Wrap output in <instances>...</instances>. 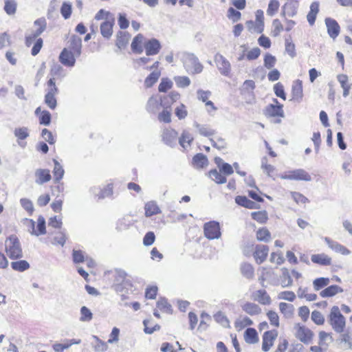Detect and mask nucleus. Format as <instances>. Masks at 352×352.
I'll return each instance as SVG.
<instances>
[{
  "instance_id": "nucleus-62",
  "label": "nucleus",
  "mask_w": 352,
  "mask_h": 352,
  "mask_svg": "<svg viewBox=\"0 0 352 352\" xmlns=\"http://www.w3.org/2000/svg\"><path fill=\"white\" fill-rule=\"evenodd\" d=\"M174 80L178 87L185 88L190 84V80L187 76H175Z\"/></svg>"
},
{
  "instance_id": "nucleus-17",
  "label": "nucleus",
  "mask_w": 352,
  "mask_h": 352,
  "mask_svg": "<svg viewBox=\"0 0 352 352\" xmlns=\"http://www.w3.org/2000/svg\"><path fill=\"white\" fill-rule=\"evenodd\" d=\"M269 248L266 245H257L254 252V257L258 264L263 263L268 254Z\"/></svg>"
},
{
  "instance_id": "nucleus-13",
  "label": "nucleus",
  "mask_w": 352,
  "mask_h": 352,
  "mask_svg": "<svg viewBox=\"0 0 352 352\" xmlns=\"http://www.w3.org/2000/svg\"><path fill=\"white\" fill-rule=\"evenodd\" d=\"M126 273L122 270H116L114 287L116 291H121L122 286L131 285L129 281L126 280Z\"/></svg>"
},
{
  "instance_id": "nucleus-29",
  "label": "nucleus",
  "mask_w": 352,
  "mask_h": 352,
  "mask_svg": "<svg viewBox=\"0 0 352 352\" xmlns=\"http://www.w3.org/2000/svg\"><path fill=\"white\" fill-rule=\"evenodd\" d=\"M35 175L37 177L36 183L38 184H43L51 179V175L50 170L47 169H37Z\"/></svg>"
},
{
  "instance_id": "nucleus-16",
  "label": "nucleus",
  "mask_w": 352,
  "mask_h": 352,
  "mask_svg": "<svg viewBox=\"0 0 352 352\" xmlns=\"http://www.w3.org/2000/svg\"><path fill=\"white\" fill-rule=\"evenodd\" d=\"M325 24L327 28L328 34L331 38L335 39L340 33V25L338 22L331 18L325 19Z\"/></svg>"
},
{
  "instance_id": "nucleus-50",
  "label": "nucleus",
  "mask_w": 352,
  "mask_h": 352,
  "mask_svg": "<svg viewBox=\"0 0 352 352\" xmlns=\"http://www.w3.org/2000/svg\"><path fill=\"white\" fill-rule=\"evenodd\" d=\"M279 309L280 312L286 317H290L292 316L294 311V305L286 302H280L279 304Z\"/></svg>"
},
{
  "instance_id": "nucleus-20",
  "label": "nucleus",
  "mask_w": 352,
  "mask_h": 352,
  "mask_svg": "<svg viewBox=\"0 0 352 352\" xmlns=\"http://www.w3.org/2000/svg\"><path fill=\"white\" fill-rule=\"evenodd\" d=\"M292 100L297 102H300L302 100V84L300 80H296L294 82L292 87Z\"/></svg>"
},
{
  "instance_id": "nucleus-64",
  "label": "nucleus",
  "mask_w": 352,
  "mask_h": 352,
  "mask_svg": "<svg viewBox=\"0 0 352 352\" xmlns=\"http://www.w3.org/2000/svg\"><path fill=\"white\" fill-rule=\"evenodd\" d=\"M45 104L51 109L54 110L57 106V100L55 96L45 94L44 98Z\"/></svg>"
},
{
  "instance_id": "nucleus-53",
  "label": "nucleus",
  "mask_w": 352,
  "mask_h": 352,
  "mask_svg": "<svg viewBox=\"0 0 352 352\" xmlns=\"http://www.w3.org/2000/svg\"><path fill=\"white\" fill-rule=\"evenodd\" d=\"M251 216L254 220L261 223H265L268 219L267 214L265 210L253 212H252Z\"/></svg>"
},
{
  "instance_id": "nucleus-6",
  "label": "nucleus",
  "mask_w": 352,
  "mask_h": 352,
  "mask_svg": "<svg viewBox=\"0 0 352 352\" xmlns=\"http://www.w3.org/2000/svg\"><path fill=\"white\" fill-rule=\"evenodd\" d=\"M295 329H296L295 336L302 342L307 344L311 342L314 333L311 329L305 326H301L300 324H296L295 325Z\"/></svg>"
},
{
  "instance_id": "nucleus-42",
  "label": "nucleus",
  "mask_w": 352,
  "mask_h": 352,
  "mask_svg": "<svg viewBox=\"0 0 352 352\" xmlns=\"http://www.w3.org/2000/svg\"><path fill=\"white\" fill-rule=\"evenodd\" d=\"M161 73L160 71L152 72L145 79L144 85L146 87H151L160 77Z\"/></svg>"
},
{
  "instance_id": "nucleus-21",
  "label": "nucleus",
  "mask_w": 352,
  "mask_h": 352,
  "mask_svg": "<svg viewBox=\"0 0 352 352\" xmlns=\"http://www.w3.org/2000/svg\"><path fill=\"white\" fill-rule=\"evenodd\" d=\"M144 36L142 34L136 35L131 43V50L133 53L140 54L144 50Z\"/></svg>"
},
{
  "instance_id": "nucleus-63",
  "label": "nucleus",
  "mask_w": 352,
  "mask_h": 352,
  "mask_svg": "<svg viewBox=\"0 0 352 352\" xmlns=\"http://www.w3.org/2000/svg\"><path fill=\"white\" fill-rule=\"evenodd\" d=\"M227 16L229 19L232 20L233 23L237 22L241 17V14L239 11L230 7L228 10Z\"/></svg>"
},
{
  "instance_id": "nucleus-52",
  "label": "nucleus",
  "mask_w": 352,
  "mask_h": 352,
  "mask_svg": "<svg viewBox=\"0 0 352 352\" xmlns=\"http://www.w3.org/2000/svg\"><path fill=\"white\" fill-rule=\"evenodd\" d=\"M113 194V184H109L106 187L99 190L98 199H103L106 197L111 196Z\"/></svg>"
},
{
  "instance_id": "nucleus-51",
  "label": "nucleus",
  "mask_w": 352,
  "mask_h": 352,
  "mask_svg": "<svg viewBox=\"0 0 352 352\" xmlns=\"http://www.w3.org/2000/svg\"><path fill=\"white\" fill-rule=\"evenodd\" d=\"M93 318V314L91 310L86 306H82L80 308V320L81 322H89Z\"/></svg>"
},
{
  "instance_id": "nucleus-9",
  "label": "nucleus",
  "mask_w": 352,
  "mask_h": 352,
  "mask_svg": "<svg viewBox=\"0 0 352 352\" xmlns=\"http://www.w3.org/2000/svg\"><path fill=\"white\" fill-rule=\"evenodd\" d=\"M144 48L146 56H150L157 54L162 48V45L159 40L153 38L144 42Z\"/></svg>"
},
{
  "instance_id": "nucleus-32",
  "label": "nucleus",
  "mask_w": 352,
  "mask_h": 352,
  "mask_svg": "<svg viewBox=\"0 0 352 352\" xmlns=\"http://www.w3.org/2000/svg\"><path fill=\"white\" fill-rule=\"evenodd\" d=\"M192 141L193 137L191 133L186 130H184L181 137L179 138L180 146L184 148V150H187Z\"/></svg>"
},
{
  "instance_id": "nucleus-48",
  "label": "nucleus",
  "mask_w": 352,
  "mask_h": 352,
  "mask_svg": "<svg viewBox=\"0 0 352 352\" xmlns=\"http://www.w3.org/2000/svg\"><path fill=\"white\" fill-rule=\"evenodd\" d=\"M329 283V278L325 277H320L316 278L313 281L314 289L316 291H319L321 289L327 287Z\"/></svg>"
},
{
  "instance_id": "nucleus-54",
  "label": "nucleus",
  "mask_w": 352,
  "mask_h": 352,
  "mask_svg": "<svg viewBox=\"0 0 352 352\" xmlns=\"http://www.w3.org/2000/svg\"><path fill=\"white\" fill-rule=\"evenodd\" d=\"M14 134L18 140H23L29 136V130L25 126L16 128Z\"/></svg>"
},
{
  "instance_id": "nucleus-38",
  "label": "nucleus",
  "mask_w": 352,
  "mask_h": 352,
  "mask_svg": "<svg viewBox=\"0 0 352 352\" xmlns=\"http://www.w3.org/2000/svg\"><path fill=\"white\" fill-rule=\"evenodd\" d=\"M208 176L212 181L218 184H225L227 181L226 177L221 174L220 171L217 169H212L208 172Z\"/></svg>"
},
{
  "instance_id": "nucleus-43",
  "label": "nucleus",
  "mask_w": 352,
  "mask_h": 352,
  "mask_svg": "<svg viewBox=\"0 0 352 352\" xmlns=\"http://www.w3.org/2000/svg\"><path fill=\"white\" fill-rule=\"evenodd\" d=\"M256 87V85L252 80H246L243 82L241 88L240 89L241 94H250L253 95V91Z\"/></svg>"
},
{
  "instance_id": "nucleus-10",
  "label": "nucleus",
  "mask_w": 352,
  "mask_h": 352,
  "mask_svg": "<svg viewBox=\"0 0 352 352\" xmlns=\"http://www.w3.org/2000/svg\"><path fill=\"white\" fill-rule=\"evenodd\" d=\"M278 336V331L276 329L267 331L263 335L262 350L268 351L273 346L274 340Z\"/></svg>"
},
{
  "instance_id": "nucleus-23",
  "label": "nucleus",
  "mask_w": 352,
  "mask_h": 352,
  "mask_svg": "<svg viewBox=\"0 0 352 352\" xmlns=\"http://www.w3.org/2000/svg\"><path fill=\"white\" fill-rule=\"evenodd\" d=\"M343 291L344 290L341 287L337 285H331L322 290L320 292V296L322 298H330L339 293H342Z\"/></svg>"
},
{
  "instance_id": "nucleus-30",
  "label": "nucleus",
  "mask_w": 352,
  "mask_h": 352,
  "mask_svg": "<svg viewBox=\"0 0 352 352\" xmlns=\"http://www.w3.org/2000/svg\"><path fill=\"white\" fill-rule=\"evenodd\" d=\"M311 261L320 265L327 266L331 264V258L325 254H313Z\"/></svg>"
},
{
  "instance_id": "nucleus-49",
  "label": "nucleus",
  "mask_w": 352,
  "mask_h": 352,
  "mask_svg": "<svg viewBox=\"0 0 352 352\" xmlns=\"http://www.w3.org/2000/svg\"><path fill=\"white\" fill-rule=\"evenodd\" d=\"M256 238L260 241L268 242L271 239V234L267 228H263L256 232Z\"/></svg>"
},
{
  "instance_id": "nucleus-45",
  "label": "nucleus",
  "mask_w": 352,
  "mask_h": 352,
  "mask_svg": "<svg viewBox=\"0 0 352 352\" xmlns=\"http://www.w3.org/2000/svg\"><path fill=\"white\" fill-rule=\"evenodd\" d=\"M4 10L8 15H14L16 12L17 3L15 0H4Z\"/></svg>"
},
{
  "instance_id": "nucleus-36",
  "label": "nucleus",
  "mask_w": 352,
  "mask_h": 352,
  "mask_svg": "<svg viewBox=\"0 0 352 352\" xmlns=\"http://www.w3.org/2000/svg\"><path fill=\"white\" fill-rule=\"evenodd\" d=\"M129 34L126 32L119 31L117 34L116 45L119 49L126 47L129 42Z\"/></svg>"
},
{
  "instance_id": "nucleus-11",
  "label": "nucleus",
  "mask_w": 352,
  "mask_h": 352,
  "mask_svg": "<svg viewBox=\"0 0 352 352\" xmlns=\"http://www.w3.org/2000/svg\"><path fill=\"white\" fill-rule=\"evenodd\" d=\"M299 3L296 0H289L282 7L281 15L283 16L294 17L296 15Z\"/></svg>"
},
{
  "instance_id": "nucleus-61",
  "label": "nucleus",
  "mask_w": 352,
  "mask_h": 352,
  "mask_svg": "<svg viewBox=\"0 0 352 352\" xmlns=\"http://www.w3.org/2000/svg\"><path fill=\"white\" fill-rule=\"evenodd\" d=\"M72 4L69 2H63L60 8V13L65 19H67L72 14Z\"/></svg>"
},
{
  "instance_id": "nucleus-26",
  "label": "nucleus",
  "mask_w": 352,
  "mask_h": 352,
  "mask_svg": "<svg viewBox=\"0 0 352 352\" xmlns=\"http://www.w3.org/2000/svg\"><path fill=\"white\" fill-rule=\"evenodd\" d=\"M69 42V47L72 52L74 53L76 57L79 56L81 54L82 39L78 36L72 35Z\"/></svg>"
},
{
  "instance_id": "nucleus-57",
  "label": "nucleus",
  "mask_w": 352,
  "mask_h": 352,
  "mask_svg": "<svg viewBox=\"0 0 352 352\" xmlns=\"http://www.w3.org/2000/svg\"><path fill=\"white\" fill-rule=\"evenodd\" d=\"M173 87V82L168 78H163L158 86L160 92H166Z\"/></svg>"
},
{
  "instance_id": "nucleus-24",
  "label": "nucleus",
  "mask_w": 352,
  "mask_h": 352,
  "mask_svg": "<svg viewBox=\"0 0 352 352\" xmlns=\"http://www.w3.org/2000/svg\"><path fill=\"white\" fill-rule=\"evenodd\" d=\"M191 165L195 169H204L208 166V160L206 155H193Z\"/></svg>"
},
{
  "instance_id": "nucleus-27",
  "label": "nucleus",
  "mask_w": 352,
  "mask_h": 352,
  "mask_svg": "<svg viewBox=\"0 0 352 352\" xmlns=\"http://www.w3.org/2000/svg\"><path fill=\"white\" fill-rule=\"evenodd\" d=\"M159 100L160 98L157 96L149 98L146 107V111L150 113L155 114L161 107Z\"/></svg>"
},
{
  "instance_id": "nucleus-18",
  "label": "nucleus",
  "mask_w": 352,
  "mask_h": 352,
  "mask_svg": "<svg viewBox=\"0 0 352 352\" xmlns=\"http://www.w3.org/2000/svg\"><path fill=\"white\" fill-rule=\"evenodd\" d=\"M114 25V19H106L100 24V30L102 36L109 39L113 34V27Z\"/></svg>"
},
{
  "instance_id": "nucleus-40",
  "label": "nucleus",
  "mask_w": 352,
  "mask_h": 352,
  "mask_svg": "<svg viewBox=\"0 0 352 352\" xmlns=\"http://www.w3.org/2000/svg\"><path fill=\"white\" fill-rule=\"evenodd\" d=\"M10 265L12 270L20 272L28 270L30 267V263L25 260L13 261Z\"/></svg>"
},
{
  "instance_id": "nucleus-25",
  "label": "nucleus",
  "mask_w": 352,
  "mask_h": 352,
  "mask_svg": "<svg viewBox=\"0 0 352 352\" xmlns=\"http://www.w3.org/2000/svg\"><path fill=\"white\" fill-rule=\"evenodd\" d=\"M214 162L222 174L230 175L233 173V167L230 164L224 162L221 157H215Z\"/></svg>"
},
{
  "instance_id": "nucleus-31",
  "label": "nucleus",
  "mask_w": 352,
  "mask_h": 352,
  "mask_svg": "<svg viewBox=\"0 0 352 352\" xmlns=\"http://www.w3.org/2000/svg\"><path fill=\"white\" fill-rule=\"evenodd\" d=\"M244 340L248 344H255L258 342V336L254 328L249 327L244 332Z\"/></svg>"
},
{
  "instance_id": "nucleus-55",
  "label": "nucleus",
  "mask_w": 352,
  "mask_h": 352,
  "mask_svg": "<svg viewBox=\"0 0 352 352\" xmlns=\"http://www.w3.org/2000/svg\"><path fill=\"white\" fill-rule=\"evenodd\" d=\"M215 321L222 325L223 327H229V320L228 318L221 312L219 311L214 315Z\"/></svg>"
},
{
  "instance_id": "nucleus-33",
  "label": "nucleus",
  "mask_w": 352,
  "mask_h": 352,
  "mask_svg": "<svg viewBox=\"0 0 352 352\" xmlns=\"http://www.w3.org/2000/svg\"><path fill=\"white\" fill-rule=\"evenodd\" d=\"M254 300L261 305H270L271 303V298L264 289L257 290L254 294Z\"/></svg>"
},
{
  "instance_id": "nucleus-56",
  "label": "nucleus",
  "mask_w": 352,
  "mask_h": 352,
  "mask_svg": "<svg viewBox=\"0 0 352 352\" xmlns=\"http://www.w3.org/2000/svg\"><path fill=\"white\" fill-rule=\"evenodd\" d=\"M157 307L160 310L166 311L167 313L172 312V307L168 302L167 300L165 298H160L159 300L157 302Z\"/></svg>"
},
{
  "instance_id": "nucleus-58",
  "label": "nucleus",
  "mask_w": 352,
  "mask_h": 352,
  "mask_svg": "<svg viewBox=\"0 0 352 352\" xmlns=\"http://www.w3.org/2000/svg\"><path fill=\"white\" fill-rule=\"evenodd\" d=\"M51 113L47 110H43L39 116V123L44 126H48L51 123Z\"/></svg>"
},
{
  "instance_id": "nucleus-1",
  "label": "nucleus",
  "mask_w": 352,
  "mask_h": 352,
  "mask_svg": "<svg viewBox=\"0 0 352 352\" xmlns=\"http://www.w3.org/2000/svg\"><path fill=\"white\" fill-rule=\"evenodd\" d=\"M6 251L10 258L15 260L23 257V251L18 237L10 235L6 241Z\"/></svg>"
},
{
  "instance_id": "nucleus-8",
  "label": "nucleus",
  "mask_w": 352,
  "mask_h": 352,
  "mask_svg": "<svg viewBox=\"0 0 352 352\" xmlns=\"http://www.w3.org/2000/svg\"><path fill=\"white\" fill-rule=\"evenodd\" d=\"M214 62L220 73L225 76H228L231 71L230 62L221 54L217 53L214 56Z\"/></svg>"
},
{
  "instance_id": "nucleus-2",
  "label": "nucleus",
  "mask_w": 352,
  "mask_h": 352,
  "mask_svg": "<svg viewBox=\"0 0 352 352\" xmlns=\"http://www.w3.org/2000/svg\"><path fill=\"white\" fill-rule=\"evenodd\" d=\"M329 322L336 333L344 332L346 320L338 306L332 307L329 316Z\"/></svg>"
},
{
  "instance_id": "nucleus-60",
  "label": "nucleus",
  "mask_w": 352,
  "mask_h": 352,
  "mask_svg": "<svg viewBox=\"0 0 352 352\" xmlns=\"http://www.w3.org/2000/svg\"><path fill=\"white\" fill-rule=\"evenodd\" d=\"M194 126L198 129L199 133L204 136H211L214 134V131L206 125H201L195 122Z\"/></svg>"
},
{
  "instance_id": "nucleus-15",
  "label": "nucleus",
  "mask_w": 352,
  "mask_h": 352,
  "mask_svg": "<svg viewBox=\"0 0 352 352\" xmlns=\"http://www.w3.org/2000/svg\"><path fill=\"white\" fill-rule=\"evenodd\" d=\"M30 228H32V231H30V234L32 235L39 236L42 234H45L46 233V227H45V218L42 216H39L37 220V231H35V222L30 219Z\"/></svg>"
},
{
  "instance_id": "nucleus-46",
  "label": "nucleus",
  "mask_w": 352,
  "mask_h": 352,
  "mask_svg": "<svg viewBox=\"0 0 352 352\" xmlns=\"http://www.w3.org/2000/svg\"><path fill=\"white\" fill-rule=\"evenodd\" d=\"M285 52L289 55L291 58H294L296 56V47L293 43L291 36L285 38Z\"/></svg>"
},
{
  "instance_id": "nucleus-28",
  "label": "nucleus",
  "mask_w": 352,
  "mask_h": 352,
  "mask_svg": "<svg viewBox=\"0 0 352 352\" xmlns=\"http://www.w3.org/2000/svg\"><path fill=\"white\" fill-rule=\"evenodd\" d=\"M324 241L328 246L333 251L341 253L342 254H348L349 253V251L347 248L338 243V242L334 241L328 237H325Z\"/></svg>"
},
{
  "instance_id": "nucleus-4",
  "label": "nucleus",
  "mask_w": 352,
  "mask_h": 352,
  "mask_svg": "<svg viewBox=\"0 0 352 352\" xmlns=\"http://www.w3.org/2000/svg\"><path fill=\"white\" fill-rule=\"evenodd\" d=\"M281 178L283 179L305 182H310L312 179L309 173L302 168L288 170L281 175Z\"/></svg>"
},
{
  "instance_id": "nucleus-35",
  "label": "nucleus",
  "mask_w": 352,
  "mask_h": 352,
  "mask_svg": "<svg viewBox=\"0 0 352 352\" xmlns=\"http://www.w3.org/2000/svg\"><path fill=\"white\" fill-rule=\"evenodd\" d=\"M242 309L250 316L258 315L261 312V309L258 305L250 302L242 305Z\"/></svg>"
},
{
  "instance_id": "nucleus-5",
  "label": "nucleus",
  "mask_w": 352,
  "mask_h": 352,
  "mask_svg": "<svg viewBox=\"0 0 352 352\" xmlns=\"http://www.w3.org/2000/svg\"><path fill=\"white\" fill-rule=\"evenodd\" d=\"M204 232L205 236L210 240L219 239L221 235L219 223L215 221L206 223Z\"/></svg>"
},
{
  "instance_id": "nucleus-59",
  "label": "nucleus",
  "mask_w": 352,
  "mask_h": 352,
  "mask_svg": "<svg viewBox=\"0 0 352 352\" xmlns=\"http://www.w3.org/2000/svg\"><path fill=\"white\" fill-rule=\"evenodd\" d=\"M235 327L239 328L240 329L245 328L248 326H251L253 324V321L248 316H245L242 319H237L235 322Z\"/></svg>"
},
{
  "instance_id": "nucleus-12",
  "label": "nucleus",
  "mask_w": 352,
  "mask_h": 352,
  "mask_svg": "<svg viewBox=\"0 0 352 352\" xmlns=\"http://www.w3.org/2000/svg\"><path fill=\"white\" fill-rule=\"evenodd\" d=\"M338 344L344 351H349L352 349V334L349 331L340 333L339 338L336 340Z\"/></svg>"
},
{
  "instance_id": "nucleus-34",
  "label": "nucleus",
  "mask_w": 352,
  "mask_h": 352,
  "mask_svg": "<svg viewBox=\"0 0 352 352\" xmlns=\"http://www.w3.org/2000/svg\"><path fill=\"white\" fill-rule=\"evenodd\" d=\"M319 12V3L313 2L310 6V10L307 15V19L311 25H313L316 21V15Z\"/></svg>"
},
{
  "instance_id": "nucleus-44",
  "label": "nucleus",
  "mask_w": 352,
  "mask_h": 352,
  "mask_svg": "<svg viewBox=\"0 0 352 352\" xmlns=\"http://www.w3.org/2000/svg\"><path fill=\"white\" fill-rule=\"evenodd\" d=\"M254 267L250 263H244L241 265V272L248 279H252L254 277Z\"/></svg>"
},
{
  "instance_id": "nucleus-14",
  "label": "nucleus",
  "mask_w": 352,
  "mask_h": 352,
  "mask_svg": "<svg viewBox=\"0 0 352 352\" xmlns=\"http://www.w3.org/2000/svg\"><path fill=\"white\" fill-rule=\"evenodd\" d=\"M75 56L74 52L64 48L59 55V60L65 66L73 67L76 63Z\"/></svg>"
},
{
  "instance_id": "nucleus-39",
  "label": "nucleus",
  "mask_w": 352,
  "mask_h": 352,
  "mask_svg": "<svg viewBox=\"0 0 352 352\" xmlns=\"http://www.w3.org/2000/svg\"><path fill=\"white\" fill-rule=\"evenodd\" d=\"M144 209H145V215H146V217H148L161 212L160 208L153 201H150V202H148L147 204H146Z\"/></svg>"
},
{
  "instance_id": "nucleus-22",
  "label": "nucleus",
  "mask_w": 352,
  "mask_h": 352,
  "mask_svg": "<svg viewBox=\"0 0 352 352\" xmlns=\"http://www.w3.org/2000/svg\"><path fill=\"white\" fill-rule=\"evenodd\" d=\"M235 202L239 206L248 208V209H258L260 208L259 205L256 202L249 199L245 196L238 195L235 197Z\"/></svg>"
},
{
  "instance_id": "nucleus-3",
  "label": "nucleus",
  "mask_w": 352,
  "mask_h": 352,
  "mask_svg": "<svg viewBox=\"0 0 352 352\" xmlns=\"http://www.w3.org/2000/svg\"><path fill=\"white\" fill-rule=\"evenodd\" d=\"M183 63L186 72L190 74H199L203 70V65L194 54H184L183 56Z\"/></svg>"
},
{
  "instance_id": "nucleus-7",
  "label": "nucleus",
  "mask_w": 352,
  "mask_h": 352,
  "mask_svg": "<svg viewBox=\"0 0 352 352\" xmlns=\"http://www.w3.org/2000/svg\"><path fill=\"white\" fill-rule=\"evenodd\" d=\"M274 104H268L264 109V115L266 117H281L285 116L283 109V105L280 104L276 98L273 99Z\"/></svg>"
},
{
  "instance_id": "nucleus-47",
  "label": "nucleus",
  "mask_w": 352,
  "mask_h": 352,
  "mask_svg": "<svg viewBox=\"0 0 352 352\" xmlns=\"http://www.w3.org/2000/svg\"><path fill=\"white\" fill-rule=\"evenodd\" d=\"M282 276H280L281 285L283 287H288L292 285V279L287 268L282 269Z\"/></svg>"
},
{
  "instance_id": "nucleus-41",
  "label": "nucleus",
  "mask_w": 352,
  "mask_h": 352,
  "mask_svg": "<svg viewBox=\"0 0 352 352\" xmlns=\"http://www.w3.org/2000/svg\"><path fill=\"white\" fill-rule=\"evenodd\" d=\"M54 168L53 170L54 179V182L56 183H59L60 180L63 178L64 175V169L63 166L60 164V163L56 160H54Z\"/></svg>"
},
{
  "instance_id": "nucleus-37",
  "label": "nucleus",
  "mask_w": 352,
  "mask_h": 352,
  "mask_svg": "<svg viewBox=\"0 0 352 352\" xmlns=\"http://www.w3.org/2000/svg\"><path fill=\"white\" fill-rule=\"evenodd\" d=\"M34 25L38 27V28L32 32V34L36 38L40 36L46 29L47 22L45 18H39L34 22Z\"/></svg>"
},
{
  "instance_id": "nucleus-19",
  "label": "nucleus",
  "mask_w": 352,
  "mask_h": 352,
  "mask_svg": "<svg viewBox=\"0 0 352 352\" xmlns=\"http://www.w3.org/2000/svg\"><path fill=\"white\" fill-rule=\"evenodd\" d=\"M177 132L173 129H166L164 130L162 133V140L164 142L170 146H173L176 144L177 138Z\"/></svg>"
}]
</instances>
